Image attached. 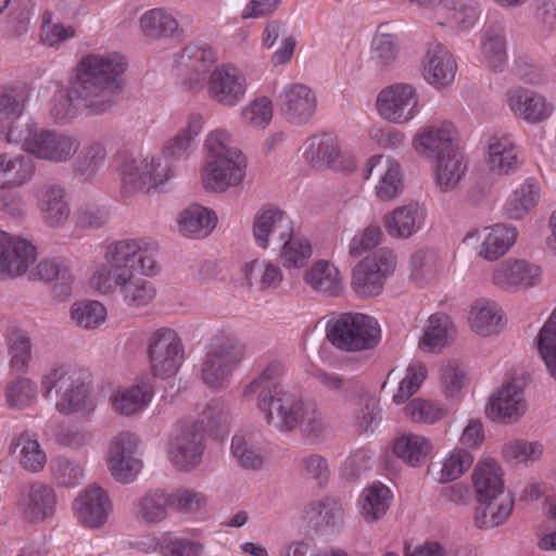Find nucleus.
I'll list each match as a JSON object with an SVG mask.
<instances>
[{
  "mask_svg": "<svg viewBox=\"0 0 556 556\" xmlns=\"http://www.w3.org/2000/svg\"><path fill=\"white\" fill-rule=\"evenodd\" d=\"M26 101L27 94L20 87L7 86L0 89L1 131L7 142L9 132L16 122L33 123L30 119L22 118Z\"/></svg>",
  "mask_w": 556,
  "mask_h": 556,
  "instance_id": "nucleus-37",
  "label": "nucleus"
},
{
  "mask_svg": "<svg viewBox=\"0 0 556 556\" xmlns=\"http://www.w3.org/2000/svg\"><path fill=\"white\" fill-rule=\"evenodd\" d=\"M454 333L453 323L446 314L431 315L424 330L422 344L429 350L445 346Z\"/></svg>",
  "mask_w": 556,
  "mask_h": 556,
  "instance_id": "nucleus-50",
  "label": "nucleus"
},
{
  "mask_svg": "<svg viewBox=\"0 0 556 556\" xmlns=\"http://www.w3.org/2000/svg\"><path fill=\"white\" fill-rule=\"evenodd\" d=\"M41 384L45 396H48L54 389L62 391L61 399L56 403L60 413L71 414L87 408L88 387L75 378L68 367L60 366L52 369L43 377Z\"/></svg>",
  "mask_w": 556,
  "mask_h": 556,
  "instance_id": "nucleus-10",
  "label": "nucleus"
},
{
  "mask_svg": "<svg viewBox=\"0 0 556 556\" xmlns=\"http://www.w3.org/2000/svg\"><path fill=\"white\" fill-rule=\"evenodd\" d=\"M438 254L433 250H419L410 257L412 277L420 286L433 280L439 271Z\"/></svg>",
  "mask_w": 556,
  "mask_h": 556,
  "instance_id": "nucleus-58",
  "label": "nucleus"
},
{
  "mask_svg": "<svg viewBox=\"0 0 556 556\" xmlns=\"http://www.w3.org/2000/svg\"><path fill=\"white\" fill-rule=\"evenodd\" d=\"M71 316L78 326L93 328L105 320L106 309L98 301L81 302L73 305Z\"/></svg>",
  "mask_w": 556,
  "mask_h": 556,
  "instance_id": "nucleus-61",
  "label": "nucleus"
},
{
  "mask_svg": "<svg viewBox=\"0 0 556 556\" xmlns=\"http://www.w3.org/2000/svg\"><path fill=\"white\" fill-rule=\"evenodd\" d=\"M8 348L11 368L25 372L31 361V340L22 329L12 328L8 334Z\"/></svg>",
  "mask_w": 556,
  "mask_h": 556,
  "instance_id": "nucleus-51",
  "label": "nucleus"
},
{
  "mask_svg": "<svg viewBox=\"0 0 556 556\" xmlns=\"http://www.w3.org/2000/svg\"><path fill=\"white\" fill-rule=\"evenodd\" d=\"M391 491L382 483L366 488L358 501L359 513L367 522L382 518L391 502Z\"/></svg>",
  "mask_w": 556,
  "mask_h": 556,
  "instance_id": "nucleus-41",
  "label": "nucleus"
},
{
  "mask_svg": "<svg viewBox=\"0 0 556 556\" xmlns=\"http://www.w3.org/2000/svg\"><path fill=\"white\" fill-rule=\"evenodd\" d=\"M431 442L418 434H403L393 446L394 454L408 465L415 467L429 454Z\"/></svg>",
  "mask_w": 556,
  "mask_h": 556,
  "instance_id": "nucleus-49",
  "label": "nucleus"
},
{
  "mask_svg": "<svg viewBox=\"0 0 556 556\" xmlns=\"http://www.w3.org/2000/svg\"><path fill=\"white\" fill-rule=\"evenodd\" d=\"M65 188L59 184L45 185L37 194L38 207L43 220L50 227L64 224L71 213L65 200Z\"/></svg>",
  "mask_w": 556,
  "mask_h": 556,
  "instance_id": "nucleus-31",
  "label": "nucleus"
},
{
  "mask_svg": "<svg viewBox=\"0 0 556 556\" xmlns=\"http://www.w3.org/2000/svg\"><path fill=\"white\" fill-rule=\"evenodd\" d=\"M243 357V346L238 338L232 332L219 331L211 339L202 363L203 382L211 388L222 386L238 368Z\"/></svg>",
  "mask_w": 556,
  "mask_h": 556,
  "instance_id": "nucleus-5",
  "label": "nucleus"
},
{
  "mask_svg": "<svg viewBox=\"0 0 556 556\" xmlns=\"http://www.w3.org/2000/svg\"><path fill=\"white\" fill-rule=\"evenodd\" d=\"M326 337L341 351L361 352L378 345L381 331L374 317L359 313H344L328 321Z\"/></svg>",
  "mask_w": 556,
  "mask_h": 556,
  "instance_id": "nucleus-4",
  "label": "nucleus"
},
{
  "mask_svg": "<svg viewBox=\"0 0 556 556\" xmlns=\"http://www.w3.org/2000/svg\"><path fill=\"white\" fill-rule=\"evenodd\" d=\"M540 198V186L534 179H528L514 191L505 205V214L511 219L522 218L533 208Z\"/></svg>",
  "mask_w": 556,
  "mask_h": 556,
  "instance_id": "nucleus-46",
  "label": "nucleus"
},
{
  "mask_svg": "<svg viewBox=\"0 0 556 556\" xmlns=\"http://www.w3.org/2000/svg\"><path fill=\"white\" fill-rule=\"evenodd\" d=\"M37 257L36 248L25 239L0 230V278L24 275Z\"/></svg>",
  "mask_w": 556,
  "mask_h": 556,
  "instance_id": "nucleus-14",
  "label": "nucleus"
},
{
  "mask_svg": "<svg viewBox=\"0 0 556 556\" xmlns=\"http://www.w3.org/2000/svg\"><path fill=\"white\" fill-rule=\"evenodd\" d=\"M534 23L541 37L556 33V2L554 0L534 1Z\"/></svg>",
  "mask_w": 556,
  "mask_h": 556,
  "instance_id": "nucleus-63",
  "label": "nucleus"
},
{
  "mask_svg": "<svg viewBox=\"0 0 556 556\" xmlns=\"http://www.w3.org/2000/svg\"><path fill=\"white\" fill-rule=\"evenodd\" d=\"M456 62L450 51L437 43L428 49L422 60L425 79L437 88L446 87L454 80Z\"/></svg>",
  "mask_w": 556,
  "mask_h": 556,
  "instance_id": "nucleus-26",
  "label": "nucleus"
},
{
  "mask_svg": "<svg viewBox=\"0 0 556 556\" xmlns=\"http://www.w3.org/2000/svg\"><path fill=\"white\" fill-rule=\"evenodd\" d=\"M303 279L313 291L325 296H337L342 290L339 270L328 261H317L305 270Z\"/></svg>",
  "mask_w": 556,
  "mask_h": 556,
  "instance_id": "nucleus-35",
  "label": "nucleus"
},
{
  "mask_svg": "<svg viewBox=\"0 0 556 556\" xmlns=\"http://www.w3.org/2000/svg\"><path fill=\"white\" fill-rule=\"evenodd\" d=\"M285 212L274 206H263L255 214L253 219V236L256 244L262 249L269 248V236L277 222Z\"/></svg>",
  "mask_w": 556,
  "mask_h": 556,
  "instance_id": "nucleus-57",
  "label": "nucleus"
},
{
  "mask_svg": "<svg viewBox=\"0 0 556 556\" xmlns=\"http://www.w3.org/2000/svg\"><path fill=\"white\" fill-rule=\"evenodd\" d=\"M396 265L393 251L380 249L366 256L353 269L351 286L362 298L377 296L382 292L384 281Z\"/></svg>",
  "mask_w": 556,
  "mask_h": 556,
  "instance_id": "nucleus-8",
  "label": "nucleus"
},
{
  "mask_svg": "<svg viewBox=\"0 0 556 556\" xmlns=\"http://www.w3.org/2000/svg\"><path fill=\"white\" fill-rule=\"evenodd\" d=\"M363 173L366 180L377 181L376 194L380 200H392L403 189L400 164L389 156H372L368 160Z\"/></svg>",
  "mask_w": 556,
  "mask_h": 556,
  "instance_id": "nucleus-19",
  "label": "nucleus"
},
{
  "mask_svg": "<svg viewBox=\"0 0 556 556\" xmlns=\"http://www.w3.org/2000/svg\"><path fill=\"white\" fill-rule=\"evenodd\" d=\"M105 257L108 267L98 274L96 280L142 270L155 273L156 262L152 256L150 243L144 239L116 241L108 247Z\"/></svg>",
  "mask_w": 556,
  "mask_h": 556,
  "instance_id": "nucleus-6",
  "label": "nucleus"
},
{
  "mask_svg": "<svg viewBox=\"0 0 556 556\" xmlns=\"http://www.w3.org/2000/svg\"><path fill=\"white\" fill-rule=\"evenodd\" d=\"M139 440L136 434L124 431L115 435L108 451V466L112 477L128 483L141 469V460L136 457Z\"/></svg>",
  "mask_w": 556,
  "mask_h": 556,
  "instance_id": "nucleus-13",
  "label": "nucleus"
},
{
  "mask_svg": "<svg viewBox=\"0 0 556 556\" xmlns=\"http://www.w3.org/2000/svg\"><path fill=\"white\" fill-rule=\"evenodd\" d=\"M244 157L211 159L203 169V185L211 191H224L239 185L244 178Z\"/></svg>",
  "mask_w": 556,
  "mask_h": 556,
  "instance_id": "nucleus-22",
  "label": "nucleus"
},
{
  "mask_svg": "<svg viewBox=\"0 0 556 556\" xmlns=\"http://www.w3.org/2000/svg\"><path fill=\"white\" fill-rule=\"evenodd\" d=\"M541 276L539 266L525 260L507 261L498 266L493 273V282L505 291L522 286L533 287Z\"/></svg>",
  "mask_w": 556,
  "mask_h": 556,
  "instance_id": "nucleus-27",
  "label": "nucleus"
},
{
  "mask_svg": "<svg viewBox=\"0 0 556 556\" xmlns=\"http://www.w3.org/2000/svg\"><path fill=\"white\" fill-rule=\"evenodd\" d=\"M36 173V163L25 154L0 153V189L28 184Z\"/></svg>",
  "mask_w": 556,
  "mask_h": 556,
  "instance_id": "nucleus-30",
  "label": "nucleus"
},
{
  "mask_svg": "<svg viewBox=\"0 0 556 556\" xmlns=\"http://www.w3.org/2000/svg\"><path fill=\"white\" fill-rule=\"evenodd\" d=\"M283 371V366L280 362H271L260 377L247 387L245 393L256 394V401H262L263 405H265L266 399L270 397V395L287 390L279 381Z\"/></svg>",
  "mask_w": 556,
  "mask_h": 556,
  "instance_id": "nucleus-47",
  "label": "nucleus"
},
{
  "mask_svg": "<svg viewBox=\"0 0 556 556\" xmlns=\"http://www.w3.org/2000/svg\"><path fill=\"white\" fill-rule=\"evenodd\" d=\"M526 410L523 390L515 382L502 386L490 396L485 407L488 418L503 425L517 422Z\"/></svg>",
  "mask_w": 556,
  "mask_h": 556,
  "instance_id": "nucleus-16",
  "label": "nucleus"
},
{
  "mask_svg": "<svg viewBox=\"0 0 556 556\" xmlns=\"http://www.w3.org/2000/svg\"><path fill=\"white\" fill-rule=\"evenodd\" d=\"M503 315L495 302L480 300L470 312V326L479 334L490 336L498 330Z\"/></svg>",
  "mask_w": 556,
  "mask_h": 556,
  "instance_id": "nucleus-45",
  "label": "nucleus"
},
{
  "mask_svg": "<svg viewBox=\"0 0 556 556\" xmlns=\"http://www.w3.org/2000/svg\"><path fill=\"white\" fill-rule=\"evenodd\" d=\"M245 90V78L235 66L215 67L207 80L208 97L224 106L231 108L242 102Z\"/></svg>",
  "mask_w": 556,
  "mask_h": 556,
  "instance_id": "nucleus-18",
  "label": "nucleus"
},
{
  "mask_svg": "<svg viewBox=\"0 0 556 556\" xmlns=\"http://www.w3.org/2000/svg\"><path fill=\"white\" fill-rule=\"evenodd\" d=\"M140 26L147 37L178 38L184 29L179 27L177 20L164 9H152L140 18Z\"/></svg>",
  "mask_w": 556,
  "mask_h": 556,
  "instance_id": "nucleus-40",
  "label": "nucleus"
},
{
  "mask_svg": "<svg viewBox=\"0 0 556 556\" xmlns=\"http://www.w3.org/2000/svg\"><path fill=\"white\" fill-rule=\"evenodd\" d=\"M148 355L153 374L168 378L177 372L184 361V345L174 329L160 328L150 337Z\"/></svg>",
  "mask_w": 556,
  "mask_h": 556,
  "instance_id": "nucleus-9",
  "label": "nucleus"
},
{
  "mask_svg": "<svg viewBox=\"0 0 556 556\" xmlns=\"http://www.w3.org/2000/svg\"><path fill=\"white\" fill-rule=\"evenodd\" d=\"M426 210L416 202L397 206L383 216L387 233L395 239H408L422 226Z\"/></svg>",
  "mask_w": 556,
  "mask_h": 556,
  "instance_id": "nucleus-24",
  "label": "nucleus"
},
{
  "mask_svg": "<svg viewBox=\"0 0 556 556\" xmlns=\"http://www.w3.org/2000/svg\"><path fill=\"white\" fill-rule=\"evenodd\" d=\"M106 156L105 148L100 142H92L84 150L75 163V173L88 179L96 175Z\"/></svg>",
  "mask_w": 556,
  "mask_h": 556,
  "instance_id": "nucleus-60",
  "label": "nucleus"
},
{
  "mask_svg": "<svg viewBox=\"0 0 556 556\" xmlns=\"http://www.w3.org/2000/svg\"><path fill=\"white\" fill-rule=\"evenodd\" d=\"M231 452L240 466L245 469L258 470L263 467L264 458L262 454L243 434L233 435Z\"/></svg>",
  "mask_w": 556,
  "mask_h": 556,
  "instance_id": "nucleus-59",
  "label": "nucleus"
},
{
  "mask_svg": "<svg viewBox=\"0 0 556 556\" xmlns=\"http://www.w3.org/2000/svg\"><path fill=\"white\" fill-rule=\"evenodd\" d=\"M55 503L53 489L37 481L21 490L17 505L27 520L36 522L51 516Z\"/></svg>",
  "mask_w": 556,
  "mask_h": 556,
  "instance_id": "nucleus-23",
  "label": "nucleus"
},
{
  "mask_svg": "<svg viewBox=\"0 0 556 556\" xmlns=\"http://www.w3.org/2000/svg\"><path fill=\"white\" fill-rule=\"evenodd\" d=\"M205 448V426L193 419L179 420L173 427L167 452L176 469L190 471L202 460Z\"/></svg>",
  "mask_w": 556,
  "mask_h": 556,
  "instance_id": "nucleus-7",
  "label": "nucleus"
},
{
  "mask_svg": "<svg viewBox=\"0 0 556 556\" xmlns=\"http://www.w3.org/2000/svg\"><path fill=\"white\" fill-rule=\"evenodd\" d=\"M243 276L249 286L261 289H276L282 281L280 267L266 260H254L245 264Z\"/></svg>",
  "mask_w": 556,
  "mask_h": 556,
  "instance_id": "nucleus-44",
  "label": "nucleus"
},
{
  "mask_svg": "<svg viewBox=\"0 0 556 556\" xmlns=\"http://www.w3.org/2000/svg\"><path fill=\"white\" fill-rule=\"evenodd\" d=\"M73 508L83 526L100 528L109 518L111 501L101 486L91 484L75 498Z\"/></svg>",
  "mask_w": 556,
  "mask_h": 556,
  "instance_id": "nucleus-21",
  "label": "nucleus"
},
{
  "mask_svg": "<svg viewBox=\"0 0 556 556\" xmlns=\"http://www.w3.org/2000/svg\"><path fill=\"white\" fill-rule=\"evenodd\" d=\"M281 115L293 125L308 123L317 109L314 91L303 84H288L277 99Z\"/></svg>",
  "mask_w": 556,
  "mask_h": 556,
  "instance_id": "nucleus-15",
  "label": "nucleus"
},
{
  "mask_svg": "<svg viewBox=\"0 0 556 556\" xmlns=\"http://www.w3.org/2000/svg\"><path fill=\"white\" fill-rule=\"evenodd\" d=\"M123 190L132 194L141 190H151L163 185L169 178V169L163 167L154 157H144L140 161L124 156L121 164Z\"/></svg>",
  "mask_w": 556,
  "mask_h": 556,
  "instance_id": "nucleus-11",
  "label": "nucleus"
},
{
  "mask_svg": "<svg viewBox=\"0 0 556 556\" xmlns=\"http://www.w3.org/2000/svg\"><path fill=\"white\" fill-rule=\"evenodd\" d=\"M485 230L488 233L481 243L479 254L489 261H495L504 255L517 238L516 228L503 224H496Z\"/></svg>",
  "mask_w": 556,
  "mask_h": 556,
  "instance_id": "nucleus-43",
  "label": "nucleus"
},
{
  "mask_svg": "<svg viewBox=\"0 0 556 556\" xmlns=\"http://www.w3.org/2000/svg\"><path fill=\"white\" fill-rule=\"evenodd\" d=\"M216 223V214L199 204H193L182 211L178 219L179 231L189 238L207 237L215 228Z\"/></svg>",
  "mask_w": 556,
  "mask_h": 556,
  "instance_id": "nucleus-38",
  "label": "nucleus"
},
{
  "mask_svg": "<svg viewBox=\"0 0 556 556\" xmlns=\"http://www.w3.org/2000/svg\"><path fill=\"white\" fill-rule=\"evenodd\" d=\"M216 54L210 47L187 46L176 60L178 75L189 90H194L216 63Z\"/></svg>",
  "mask_w": 556,
  "mask_h": 556,
  "instance_id": "nucleus-20",
  "label": "nucleus"
},
{
  "mask_svg": "<svg viewBox=\"0 0 556 556\" xmlns=\"http://www.w3.org/2000/svg\"><path fill=\"white\" fill-rule=\"evenodd\" d=\"M127 63L118 54H88L80 59L70 80L71 94L88 113L101 115L110 111L122 91L121 76Z\"/></svg>",
  "mask_w": 556,
  "mask_h": 556,
  "instance_id": "nucleus-1",
  "label": "nucleus"
},
{
  "mask_svg": "<svg viewBox=\"0 0 556 556\" xmlns=\"http://www.w3.org/2000/svg\"><path fill=\"white\" fill-rule=\"evenodd\" d=\"M9 143H22L28 154L55 164L71 161L80 148V141L73 135L22 122L11 128Z\"/></svg>",
  "mask_w": 556,
  "mask_h": 556,
  "instance_id": "nucleus-3",
  "label": "nucleus"
},
{
  "mask_svg": "<svg viewBox=\"0 0 556 556\" xmlns=\"http://www.w3.org/2000/svg\"><path fill=\"white\" fill-rule=\"evenodd\" d=\"M383 30L384 27L379 26L371 40L370 49V61L381 67L391 64L396 59L399 52L396 36Z\"/></svg>",
  "mask_w": 556,
  "mask_h": 556,
  "instance_id": "nucleus-55",
  "label": "nucleus"
},
{
  "mask_svg": "<svg viewBox=\"0 0 556 556\" xmlns=\"http://www.w3.org/2000/svg\"><path fill=\"white\" fill-rule=\"evenodd\" d=\"M203 128V117L193 113L188 117L186 127H182L163 148V155L167 160L178 161L187 159L195 148V138Z\"/></svg>",
  "mask_w": 556,
  "mask_h": 556,
  "instance_id": "nucleus-34",
  "label": "nucleus"
},
{
  "mask_svg": "<svg viewBox=\"0 0 556 556\" xmlns=\"http://www.w3.org/2000/svg\"><path fill=\"white\" fill-rule=\"evenodd\" d=\"M482 53L490 67L502 71L507 61L506 31L502 23L490 25L482 39Z\"/></svg>",
  "mask_w": 556,
  "mask_h": 556,
  "instance_id": "nucleus-42",
  "label": "nucleus"
},
{
  "mask_svg": "<svg viewBox=\"0 0 556 556\" xmlns=\"http://www.w3.org/2000/svg\"><path fill=\"white\" fill-rule=\"evenodd\" d=\"M414 147L420 155L435 161L459 150L451 128L433 126L415 137Z\"/></svg>",
  "mask_w": 556,
  "mask_h": 556,
  "instance_id": "nucleus-32",
  "label": "nucleus"
},
{
  "mask_svg": "<svg viewBox=\"0 0 556 556\" xmlns=\"http://www.w3.org/2000/svg\"><path fill=\"white\" fill-rule=\"evenodd\" d=\"M501 465L491 458L479 462L472 472L477 497L511 495L505 491Z\"/></svg>",
  "mask_w": 556,
  "mask_h": 556,
  "instance_id": "nucleus-36",
  "label": "nucleus"
},
{
  "mask_svg": "<svg viewBox=\"0 0 556 556\" xmlns=\"http://www.w3.org/2000/svg\"><path fill=\"white\" fill-rule=\"evenodd\" d=\"M304 156L314 166L325 165L334 170L346 168L338 138L330 134L309 137L304 143Z\"/></svg>",
  "mask_w": 556,
  "mask_h": 556,
  "instance_id": "nucleus-25",
  "label": "nucleus"
},
{
  "mask_svg": "<svg viewBox=\"0 0 556 556\" xmlns=\"http://www.w3.org/2000/svg\"><path fill=\"white\" fill-rule=\"evenodd\" d=\"M418 105L415 89L410 85L397 84L383 89L377 99L382 118L402 124L414 117Z\"/></svg>",
  "mask_w": 556,
  "mask_h": 556,
  "instance_id": "nucleus-17",
  "label": "nucleus"
},
{
  "mask_svg": "<svg viewBox=\"0 0 556 556\" xmlns=\"http://www.w3.org/2000/svg\"><path fill=\"white\" fill-rule=\"evenodd\" d=\"M489 163L494 173L508 175L514 172L518 164V153L508 138H493L489 144Z\"/></svg>",
  "mask_w": 556,
  "mask_h": 556,
  "instance_id": "nucleus-48",
  "label": "nucleus"
},
{
  "mask_svg": "<svg viewBox=\"0 0 556 556\" xmlns=\"http://www.w3.org/2000/svg\"><path fill=\"white\" fill-rule=\"evenodd\" d=\"M405 414L415 422L434 424L446 415V409L424 399H415L405 407Z\"/></svg>",
  "mask_w": 556,
  "mask_h": 556,
  "instance_id": "nucleus-62",
  "label": "nucleus"
},
{
  "mask_svg": "<svg viewBox=\"0 0 556 556\" xmlns=\"http://www.w3.org/2000/svg\"><path fill=\"white\" fill-rule=\"evenodd\" d=\"M508 104L514 113L530 123L545 121L554 109L542 94L521 88L508 92Z\"/></svg>",
  "mask_w": 556,
  "mask_h": 556,
  "instance_id": "nucleus-28",
  "label": "nucleus"
},
{
  "mask_svg": "<svg viewBox=\"0 0 556 556\" xmlns=\"http://www.w3.org/2000/svg\"><path fill=\"white\" fill-rule=\"evenodd\" d=\"M152 388L148 383L134 386L114 397V407L123 415H132L141 410L152 397Z\"/></svg>",
  "mask_w": 556,
  "mask_h": 556,
  "instance_id": "nucleus-56",
  "label": "nucleus"
},
{
  "mask_svg": "<svg viewBox=\"0 0 556 556\" xmlns=\"http://www.w3.org/2000/svg\"><path fill=\"white\" fill-rule=\"evenodd\" d=\"M467 170V163L460 150L448 153L437 160L435 186L442 192H452L457 189Z\"/></svg>",
  "mask_w": 556,
  "mask_h": 556,
  "instance_id": "nucleus-39",
  "label": "nucleus"
},
{
  "mask_svg": "<svg viewBox=\"0 0 556 556\" xmlns=\"http://www.w3.org/2000/svg\"><path fill=\"white\" fill-rule=\"evenodd\" d=\"M256 405L267 425L281 432L299 429L303 438L313 440L324 432V420L316 404L305 402L288 390L270 395L265 405L256 401Z\"/></svg>",
  "mask_w": 556,
  "mask_h": 556,
  "instance_id": "nucleus-2",
  "label": "nucleus"
},
{
  "mask_svg": "<svg viewBox=\"0 0 556 556\" xmlns=\"http://www.w3.org/2000/svg\"><path fill=\"white\" fill-rule=\"evenodd\" d=\"M29 279L45 282L60 280L68 286L72 279L71 262L63 257L45 258L30 270Z\"/></svg>",
  "mask_w": 556,
  "mask_h": 556,
  "instance_id": "nucleus-53",
  "label": "nucleus"
},
{
  "mask_svg": "<svg viewBox=\"0 0 556 556\" xmlns=\"http://www.w3.org/2000/svg\"><path fill=\"white\" fill-rule=\"evenodd\" d=\"M513 508V495L477 497L473 514L475 525L479 529H493L507 520Z\"/></svg>",
  "mask_w": 556,
  "mask_h": 556,
  "instance_id": "nucleus-29",
  "label": "nucleus"
},
{
  "mask_svg": "<svg viewBox=\"0 0 556 556\" xmlns=\"http://www.w3.org/2000/svg\"><path fill=\"white\" fill-rule=\"evenodd\" d=\"M10 454L23 469L29 472H40L47 464V455L38 440L28 432L14 437L9 446Z\"/></svg>",
  "mask_w": 556,
  "mask_h": 556,
  "instance_id": "nucleus-33",
  "label": "nucleus"
},
{
  "mask_svg": "<svg viewBox=\"0 0 556 556\" xmlns=\"http://www.w3.org/2000/svg\"><path fill=\"white\" fill-rule=\"evenodd\" d=\"M163 556H200L203 545L184 538L165 536L156 544Z\"/></svg>",
  "mask_w": 556,
  "mask_h": 556,
  "instance_id": "nucleus-64",
  "label": "nucleus"
},
{
  "mask_svg": "<svg viewBox=\"0 0 556 556\" xmlns=\"http://www.w3.org/2000/svg\"><path fill=\"white\" fill-rule=\"evenodd\" d=\"M170 506V496L164 491L147 493L138 504L137 517L148 523L162 521Z\"/></svg>",
  "mask_w": 556,
  "mask_h": 556,
  "instance_id": "nucleus-54",
  "label": "nucleus"
},
{
  "mask_svg": "<svg viewBox=\"0 0 556 556\" xmlns=\"http://www.w3.org/2000/svg\"><path fill=\"white\" fill-rule=\"evenodd\" d=\"M536 342L539 354L549 376L556 381V308L541 328Z\"/></svg>",
  "mask_w": 556,
  "mask_h": 556,
  "instance_id": "nucleus-52",
  "label": "nucleus"
},
{
  "mask_svg": "<svg viewBox=\"0 0 556 556\" xmlns=\"http://www.w3.org/2000/svg\"><path fill=\"white\" fill-rule=\"evenodd\" d=\"M153 274L143 270L127 275L122 274L116 277L96 280V287L103 294H110L118 290L128 306L141 307L147 305L156 294L153 285L144 278V276Z\"/></svg>",
  "mask_w": 556,
  "mask_h": 556,
  "instance_id": "nucleus-12",
  "label": "nucleus"
}]
</instances>
